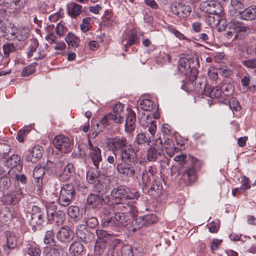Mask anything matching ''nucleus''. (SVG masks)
Here are the masks:
<instances>
[{"label":"nucleus","instance_id":"nucleus-2","mask_svg":"<svg viewBox=\"0 0 256 256\" xmlns=\"http://www.w3.org/2000/svg\"><path fill=\"white\" fill-rule=\"evenodd\" d=\"M128 188L124 186H119L114 188L111 192L110 195L112 200L116 204L125 205L130 202L134 204L132 200H137L140 194L138 192H135L134 194H129Z\"/></svg>","mask_w":256,"mask_h":256},{"label":"nucleus","instance_id":"nucleus-62","mask_svg":"<svg viewBox=\"0 0 256 256\" xmlns=\"http://www.w3.org/2000/svg\"><path fill=\"white\" fill-rule=\"evenodd\" d=\"M90 18H85L82 20V22L80 24V29L84 32H86L90 28Z\"/></svg>","mask_w":256,"mask_h":256},{"label":"nucleus","instance_id":"nucleus-9","mask_svg":"<svg viewBox=\"0 0 256 256\" xmlns=\"http://www.w3.org/2000/svg\"><path fill=\"white\" fill-rule=\"evenodd\" d=\"M116 170L118 173L128 178H132L135 174H140V169L137 163L132 164L130 162L118 163L116 166Z\"/></svg>","mask_w":256,"mask_h":256},{"label":"nucleus","instance_id":"nucleus-53","mask_svg":"<svg viewBox=\"0 0 256 256\" xmlns=\"http://www.w3.org/2000/svg\"><path fill=\"white\" fill-rule=\"evenodd\" d=\"M56 208L54 205H51L47 208V216L48 219V220H51L52 218H54V216L57 214L56 212Z\"/></svg>","mask_w":256,"mask_h":256},{"label":"nucleus","instance_id":"nucleus-32","mask_svg":"<svg viewBox=\"0 0 256 256\" xmlns=\"http://www.w3.org/2000/svg\"><path fill=\"white\" fill-rule=\"evenodd\" d=\"M82 10V6L74 2H70L68 4V12L72 17L78 16Z\"/></svg>","mask_w":256,"mask_h":256},{"label":"nucleus","instance_id":"nucleus-31","mask_svg":"<svg viewBox=\"0 0 256 256\" xmlns=\"http://www.w3.org/2000/svg\"><path fill=\"white\" fill-rule=\"evenodd\" d=\"M124 106L121 103L116 104L113 107L112 117H116V123L121 124L123 122V118L121 116V114L124 110Z\"/></svg>","mask_w":256,"mask_h":256},{"label":"nucleus","instance_id":"nucleus-56","mask_svg":"<svg viewBox=\"0 0 256 256\" xmlns=\"http://www.w3.org/2000/svg\"><path fill=\"white\" fill-rule=\"evenodd\" d=\"M121 255L122 256H134L131 246L128 244L122 246Z\"/></svg>","mask_w":256,"mask_h":256},{"label":"nucleus","instance_id":"nucleus-64","mask_svg":"<svg viewBox=\"0 0 256 256\" xmlns=\"http://www.w3.org/2000/svg\"><path fill=\"white\" fill-rule=\"evenodd\" d=\"M64 217V214L61 211H58L56 216H54V218H52L51 220H53L58 224H60L63 222Z\"/></svg>","mask_w":256,"mask_h":256},{"label":"nucleus","instance_id":"nucleus-13","mask_svg":"<svg viewBox=\"0 0 256 256\" xmlns=\"http://www.w3.org/2000/svg\"><path fill=\"white\" fill-rule=\"evenodd\" d=\"M200 6L201 10L210 14H220L222 12L221 4L214 0L202 2Z\"/></svg>","mask_w":256,"mask_h":256},{"label":"nucleus","instance_id":"nucleus-61","mask_svg":"<svg viewBox=\"0 0 256 256\" xmlns=\"http://www.w3.org/2000/svg\"><path fill=\"white\" fill-rule=\"evenodd\" d=\"M15 50V47L14 44L8 43L4 44L3 46V50L4 54L8 56L10 54L14 52Z\"/></svg>","mask_w":256,"mask_h":256},{"label":"nucleus","instance_id":"nucleus-5","mask_svg":"<svg viewBox=\"0 0 256 256\" xmlns=\"http://www.w3.org/2000/svg\"><path fill=\"white\" fill-rule=\"evenodd\" d=\"M226 30V36L228 38H232L234 40L238 38L239 36L248 33L250 29L248 27L238 22H230L228 24Z\"/></svg>","mask_w":256,"mask_h":256},{"label":"nucleus","instance_id":"nucleus-28","mask_svg":"<svg viewBox=\"0 0 256 256\" xmlns=\"http://www.w3.org/2000/svg\"><path fill=\"white\" fill-rule=\"evenodd\" d=\"M4 236L6 240V247L9 250H13L17 244V239L15 234L10 231L7 230L4 232Z\"/></svg>","mask_w":256,"mask_h":256},{"label":"nucleus","instance_id":"nucleus-22","mask_svg":"<svg viewBox=\"0 0 256 256\" xmlns=\"http://www.w3.org/2000/svg\"><path fill=\"white\" fill-rule=\"evenodd\" d=\"M76 234L82 241L86 243L90 242L93 240L94 234L88 230L85 225H79L76 230Z\"/></svg>","mask_w":256,"mask_h":256},{"label":"nucleus","instance_id":"nucleus-41","mask_svg":"<svg viewBox=\"0 0 256 256\" xmlns=\"http://www.w3.org/2000/svg\"><path fill=\"white\" fill-rule=\"evenodd\" d=\"M10 178L6 176H0V190H7L11 185Z\"/></svg>","mask_w":256,"mask_h":256},{"label":"nucleus","instance_id":"nucleus-54","mask_svg":"<svg viewBox=\"0 0 256 256\" xmlns=\"http://www.w3.org/2000/svg\"><path fill=\"white\" fill-rule=\"evenodd\" d=\"M229 106L232 110L238 111L240 109V106L238 100L232 98L229 100Z\"/></svg>","mask_w":256,"mask_h":256},{"label":"nucleus","instance_id":"nucleus-38","mask_svg":"<svg viewBox=\"0 0 256 256\" xmlns=\"http://www.w3.org/2000/svg\"><path fill=\"white\" fill-rule=\"evenodd\" d=\"M208 84H206V81L204 80H202L198 81L196 84L194 90L196 93L205 96L206 93V88H207Z\"/></svg>","mask_w":256,"mask_h":256},{"label":"nucleus","instance_id":"nucleus-47","mask_svg":"<svg viewBox=\"0 0 256 256\" xmlns=\"http://www.w3.org/2000/svg\"><path fill=\"white\" fill-rule=\"evenodd\" d=\"M111 120H114L116 122V117H112V114L109 113L106 116H104L100 120V122H101L102 124L106 128V126H109L110 124V121Z\"/></svg>","mask_w":256,"mask_h":256},{"label":"nucleus","instance_id":"nucleus-14","mask_svg":"<svg viewBox=\"0 0 256 256\" xmlns=\"http://www.w3.org/2000/svg\"><path fill=\"white\" fill-rule=\"evenodd\" d=\"M5 165L10 168L8 172V176L16 173V170L20 172L22 170L20 157L18 154H14L8 158L5 162Z\"/></svg>","mask_w":256,"mask_h":256},{"label":"nucleus","instance_id":"nucleus-52","mask_svg":"<svg viewBox=\"0 0 256 256\" xmlns=\"http://www.w3.org/2000/svg\"><path fill=\"white\" fill-rule=\"evenodd\" d=\"M59 250L56 248H46L42 256H58Z\"/></svg>","mask_w":256,"mask_h":256},{"label":"nucleus","instance_id":"nucleus-24","mask_svg":"<svg viewBox=\"0 0 256 256\" xmlns=\"http://www.w3.org/2000/svg\"><path fill=\"white\" fill-rule=\"evenodd\" d=\"M136 114L132 110H128L126 118L125 130L126 132H131L136 128Z\"/></svg>","mask_w":256,"mask_h":256},{"label":"nucleus","instance_id":"nucleus-51","mask_svg":"<svg viewBox=\"0 0 256 256\" xmlns=\"http://www.w3.org/2000/svg\"><path fill=\"white\" fill-rule=\"evenodd\" d=\"M25 2L24 0H12L9 8L18 10L24 6Z\"/></svg>","mask_w":256,"mask_h":256},{"label":"nucleus","instance_id":"nucleus-25","mask_svg":"<svg viewBox=\"0 0 256 256\" xmlns=\"http://www.w3.org/2000/svg\"><path fill=\"white\" fill-rule=\"evenodd\" d=\"M42 147L36 146L29 152L26 156L25 160L28 162H36L42 157Z\"/></svg>","mask_w":256,"mask_h":256},{"label":"nucleus","instance_id":"nucleus-39","mask_svg":"<svg viewBox=\"0 0 256 256\" xmlns=\"http://www.w3.org/2000/svg\"><path fill=\"white\" fill-rule=\"evenodd\" d=\"M54 28V25H50L46 29V30L48 33L46 36V39L50 44L56 43V36L53 32Z\"/></svg>","mask_w":256,"mask_h":256},{"label":"nucleus","instance_id":"nucleus-1","mask_svg":"<svg viewBox=\"0 0 256 256\" xmlns=\"http://www.w3.org/2000/svg\"><path fill=\"white\" fill-rule=\"evenodd\" d=\"M118 212H116L114 216L102 220L103 226H114L116 228H122L126 226L128 220V216L126 214L127 212L133 214L136 211V207L133 204L126 203L125 205H119L117 206Z\"/></svg>","mask_w":256,"mask_h":256},{"label":"nucleus","instance_id":"nucleus-42","mask_svg":"<svg viewBox=\"0 0 256 256\" xmlns=\"http://www.w3.org/2000/svg\"><path fill=\"white\" fill-rule=\"evenodd\" d=\"M68 214L74 220H77L80 216L78 207L74 206H70L68 209Z\"/></svg>","mask_w":256,"mask_h":256},{"label":"nucleus","instance_id":"nucleus-16","mask_svg":"<svg viewBox=\"0 0 256 256\" xmlns=\"http://www.w3.org/2000/svg\"><path fill=\"white\" fill-rule=\"evenodd\" d=\"M171 11L173 14L180 18H186L190 15L192 10L188 5L180 2L172 5Z\"/></svg>","mask_w":256,"mask_h":256},{"label":"nucleus","instance_id":"nucleus-34","mask_svg":"<svg viewBox=\"0 0 256 256\" xmlns=\"http://www.w3.org/2000/svg\"><path fill=\"white\" fill-rule=\"evenodd\" d=\"M222 94V90L218 86L212 88L208 84L206 88L205 96H209L212 98H218Z\"/></svg>","mask_w":256,"mask_h":256},{"label":"nucleus","instance_id":"nucleus-3","mask_svg":"<svg viewBox=\"0 0 256 256\" xmlns=\"http://www.w3.org/2000/svg\"><path fill=\"white\" fill-rule=\"evenodd\" d=\"M148 145L149 147L146 151V158L149 162H154L158 157L164 156L162 141L160 138L154 140L152 137H149Z\"/></svg>","mask_w":256,"mask_h":256},{"label":"nucleus","instance_id":"nucleus-15","mask_svg":"<svg viewBox=\"0 0 256 256\" xmlns=\"http://www.w3.org/2000/svg\"><path fill=\"white\" fill-rule=\"evenodd\" d=\"M197 64V62L194 59L182 58L178 62V70L181 74L187 76L192 69V64Z\"/></svg>","mask_w":256,"mask_h":256},{"label":"nucleus","instance_id":"nucleus-33","mask_svg":"<svg viewBox=\"0 0 256 256\" xmlns=\"http://www.w3.org/2000/svg\"><path fill=\"white\" fill-rule=\"evenodd\" d=\"M69 250L72 256H78L83 252L84 246L80 242L74 241L70 246Z\"/></svg>","mask_w":256,"mask_h":256},{"label":"nucleus","instance_id":"nucleus-60","mask_svg":"<svg viewBox=\"0 0 256 256\" xmlns=\"http://www.w3.org/2000/svg\"><path fill=\"white\" fill-rule=\"evenodd\" d=\"M220 74L224 77H228L232 75V71L227 66H221L219 68Z\"/></svg>","mask_w":256,"mask_h":256},{"label":"nucleus","instance_id":"nucleus-35","mask_svg":"<svg viewBox=\"0 0 256 256\" xmlns=\"http://www.w3.org/2000/svg\"><path fill=\"white\" fill-rule=\"evenodd\" d=\"M65 40L69 48H75L79 46L80 40L78 38L72 33L69 32L65 38Z\"/></svg>","mask_w":256,"mask_h":256},{"label":"nucleus","instance_id":"nucleus-36","mask_svg":"<svg viewBox=\"0 0 256 256\" xmlns=\"http://www.w3.org/2000/svg\"><path fill=\"white\" fill-rule=\"evenodd\" d=\"M206 16L205 20L206 24L210 27L216 26L220 22L219 14H211Z\"/></svg>","mask_w":256,"mask_h":256},{"label":"nucleus","instance_id":"nucleus-23","mask_svg":"<svg viewBox=\"0 0 256 256\" xmlns=\"http://www.w3.org/2000/svg\"><path fill=\"white\" fill-rule=\"evenodd\" d=\"M102 203V197L101 194H90L87 197L86 204L89 208H98Z\"/></svg>","mask_w":256,"mask_h":256},{"label":"nucleus","instance_id":"nucleus-17","mask_svg":"<svg viewBox=\"0 0 256 256\" xmlns=\"http://www.w3.org/2000/svg\"><path fill=\"white\" fill-rule=\"evenodd\" d=\"M88 146L90 147L89 155L90 159L92 161L96 171L100 170L99 168V163L102 160L101 150L98 147L94 146L90 140L88 143Z\"/></svg>","mask_w":256,"mask_h":256},{"label":"nucleus","instance_id":"nucleus-21","mask_svg":"<svg viewBox=\"0 0 256 256\" xmlns=\"http://www.w3.org/2000/svg\"><path fill=\"white\" fill-rule=\"evenodd\" d=\"M120 158L122 162H132L136 160V153L130 144L120 151Z\"/></svg>","mask_w":256,"mask_h":256},{"label":"nucleus","instance_id":"nucleus-4","mask_svg":"<svg viewBox=\"0 0 256 256\" xmlns=\"http://www.w3.org/2000/svg\"><path fill=\"white\" fill-rule=\"evenodd\" d=\"M96 234L98 239L95 244L94 252L96 254L100 256L108 248V246L110 244L113 236L102 230H97Z\"/></svg>","mask_w":256,"mask_h":256},{"label":"nucleus","instance_id":"nucleus-58","mask_svg":"<svg viewBox=\"0 0 256 256\" xmlns=\"http://www.w3.org/2000/svg\"><path fill=\"white\" fill-rule=\"evenodd\" d=\"M38 46V41L34 40L32 42L28 47V58H30L32 56L33 53L36 51Z\"/></svg>","mask_w":256,"mask_h":256},{"label":"nucleus","instance_id":"nucleus-26","mask_svg":"<svg viewBox=\"0 0 256 256\" xmlns=\"http://www.w3.org/2000/svg\"><path fill=\"white\" fill-rule=\"evenodd\" d=\"M239 16L240 18L251 20L256 18V6H252L242 12H240Z\"/></svg>","mask_w":256,"mask_h":256},{"label":"nucleus","instance_id":"nucleus-59","mask_svg":"<svg viewBox=\"0 0 256 256\" xmlns=\"http://www.w3.org/2000/svg\"><path fill=\"white\" fill-rule=\"evenodd\" d=\"M194 140L200 142L202 144H204L206 142V137L204 133H195L192 136Z\"/></svg>","mask_w":256,"mask_h":256},{"label":"nucleus","instance_id":"nucleus-30","mask_svg":"<svg viewBox=\"0 0 256 256\" xmlns=\"http://www.w3.org/2000/svg\"><path fill=\"white\" fill-rule=\"evenodd\" d=\"M164 147L167 154L170 157H172L178 152V148L175 147L172 140L170 138H166L164 140L162 148Z\"/></svg>","mask_w":256,"mask_h":256},{"label":"nucleus","instance_id":"nucleus-48","mask_svg":"<svg viewBox=\"0 0 256 256\" xmlns=\"http://www.w3.org/2000/svg\"><path fill=\"white\" fill-rule=\"evenodd\" d=\"M241 62L248 68L256 70V58L253 59H242Z\"/></svg>","mask_w":256,"mask_h":256},{"label":"nucleus","instance_id":"nucleus-45","mask_svg":"<svg viewBox=\"0 0 256 256\" xmlns=\"http://www.w3.org/2000/svg\"><path fill=\"white\" fill-rule=\"evenodd\" d=\"M6 10L0 9V33L2 34V36H6V28L3 18L6 14Z\"/></svg>","mask_w":256,"mask_h":256},{"label":"nucleus","instance_id":"nucleus-37","mask_svg":"<svg viewBox=\"0 0 256 256\" xmlns=\"http://www.w3.org/2000/svg\"><path fill=\"white\" fill-rule=\"evenodd\" d=\"M30 35V30L28 27H20L17 30L16 40L19 41L26 40Z\"/></svg>","mask_w":256,"mask_h":256},{"label":"nucleus","instance_id":"nucleus-18","mask_svg":"<svg viewBox=\"0 0 256 256\" xmlns=\"http://www.w3.org/2000/svg\"><path fill=\"white\" fill-rule=\"evenodd\" d=\"M22 198V192L20 189L10 192L2 198V202L8 205H14L16 204Z\"/></svg>","mask_w":256,"mask_h":256},{"label":"nucleus","instance_id":"nucleus-55","mask_svg":"<svg viewBox=\"0 0 256 256\" xmlns=\"http://www.w3.org/2000/svg\"><path fill=\"white\" fill-rule=\"evenodd\" d=\"M28 254L30 256H40L41 250L35 245H31L28 248Z\"/></svg>","mask_w":256,"mask_h":256},{"label":"nucleus","instance_id":"nucleus-11","mask_svg":"<svg viewBox=\"0 0 256 256\" xmlns=\"http://www.w3.org/2000/svg\"><path fill=\"white\" fill-rule=\"evenodd\" d=\"M106 144L108 149L115 152L118 150L121 151L122 148L128 147L130 144L126 137L120 136L108 138Z\"/></svg>","mask_w":256,"mask_h":256},{"label":"nucleus","instance_id":"nucleus-46","mask_svg":"<svg viewBox=\"0 0 256 256\" xmlns=\"http://www.w3.org/2000/svg\"><path fill=\"white\" fill-rule=\"evenodd\" d=\"M140 108L145 111H150L152 110L154 104L153 102L148 99L142 100L140 102Z\"/></svg>","mask_w":256,"mask_h":256},{"label":"nucleus","instance_id":"nucleus-7","mask_svg":"<svg viewBox=\"0 0 256 256\" xmlns=\"http://www.w3.org/2000/svg\"><path fill=\"white\" fill-rule=\"evenodd\" d=\"M178 184L182 186L192 185L196 180V170L193 166L182 168Z\"/></svg>","mask_w":256,"mask_h":256},{"label":"nucleus","instance_id":"nucleus-44","mask_svg":"<svg viewBox=\"0 0 256 256\" xmlns=\"http://www.w3.org/2000/svg\"><path fill=\"white\" fill-rule=\"evenodd\" d=\"M44 242L50 246L54 245L55 243L54 240V232L52 230H48L45 234Z\"/></svg>","mask_w":256,"mask_h":256},{"label":"nucleus","instance_id":"nucleus-57","mask_svg":"<svg viewBox=\"0 0 256 256\" xmlns=\"http://www.w3.org/2000/svg\"><path fill=\"white\" fill-rule=\"evenodd\" d=\"M34 66L33 65H29L24 68L22 72V76H28L35 72Z\"/></svg>","mask_w":256,"mask_h":256},{"label":"nucleus","instance_id":"nucleus-19","mask_svg":"<svg viewBox=\"0 0 256 256\" xmlns=\"http://www.w3.org/2000/svg\"><path fill=\"white\" fill-rule=\"evenodd\" d=\"M74 170V165L72 163H68L61 170H56L55 174L60 180L66 182L70 179Z\"/></svg>","mask_w":256,"mask_h":256},{"label":"nucleus","instance_id":"nucleus-29","mask_svg":"<svg viewBox=\"0 0 256 256\" xmlns=\"http://www.w3.org/2000/svg\"><path fill=\"white\" fill-rule=\"evenodd\" d=\"M45 174L44 168L42 166H36L33 172V176L37 183L38 190H40L42 186V179Z\"/></svg>","mask_w":256,"mask_h":256},{"label":"nucleus","instance_id":"nucleus-49","mask_svg":"<svg viewBox=\"0 0 256 256\" xmlns=\"http://www.w3.org/2000/svg\"><path fill=\"white\" fill-rule=\"evenodd\" d=\"M143 226H144V221L140 216H138L133 220L132 222V231L135 232Z\"/></svg>","mask_w":256,"mask_h":256},{"label":"nucleus","instance_id":"nucleus-27","mask_svg":"<svg viewBox=\"0 0 256 256\" xmlns=\"http://www.w3.org/2000/svg\"><path fill=\"white\" fill-rule=\"evenodd\" d=\"M162 190V182L160 180H156L154 179L151 185V186L148 190V194L154 196H159Z\"/></svg>","mask_w":256,"mask_h":256},{"label":"nucleus","instance_id":"nucleus-6","mask_svg":"<svg viewBox=\"0 0 256 256\" xmlns=\"http://www.w3.org/2000/svg\"><path fill=\"white\" fill-rule=\"evenodd\" d=\"M74 186L66 184L61 188L57 202L62 206H67L74 200Z\"/></svg>","mask_w":256,"mask_h":256},{"label":"nucleus","instance_id":"nucleus-50","mask_svg":"<svg viewBox=\"0 0 256 256\" xmlns=\"http://www.w3.org/2000/svg\"><path fill=\"white\" fill-rule=\"evenodd\" d=\"M98 175L96 176L91 170H88L86 173V180L88 183L94 184L98 181V179L102 176L100 172Z\"/></svg>","mask_w":256,"mask_h":256},{"label":"nucleus","instance_id":"nucleus-40","mask_svg":"<svg viewBox=\"0 0 256 256\" xmlns=\"http://www.w3.org/2000/svg\"><path fill=\"white\" fill-rule=\"evenodd\" d=\"M105 128L99 121L96 124L92 126V132L90 133V136L94 138H95L98 134L102 132Z\"/></svg>","mask_w":256,"mask_h":256},{"label":"nucleus","instance_id":"nucleus-12","mask_svg":"<svg viewBox=\"0 0 256 256\" xmlns=\"http://www.w3.org/2000/svg\"><path fill=\"white\" fill-rule=\"evenodd\" d=\"M53 143L56 149L64 153L69 152L72 146V141L63 134L56 136Z\"/></svg>","mask_w":256,"mask_h":256},{"label":"nucleus","instance_id":"nucleus-20","mask_svg":"<svg viewBox=\"0 0 256 256\" xmlns=\"http://www.w3.org/2000/svg\"><path fill=\"white\" fill-rule=\"evenodd\" d=\"M74 237V233L68 226H62L56 234L58 240L62 242H68Z\"/></svg>","mask_w":256,"mask_h":256},{"label":"nucleus","instance_id":"nucleus-43","mask_svg":"<svg viewBox=\"0 0 256 256\" xmlns=\"http://www.w3.org/2000/svg\"><path fill=\"white\" fill-rule=\"evenodd\" d=\"M142 218L144 226H148L157 221L156 216L154 214H146L144 216H140Z\"/></svg>","mask_w":256,"mask_h":256},{"label":"nucleus","instance_id":"nucleus-8","mask_svg":"<svg viewBox=\"0 0 256 256\" xmlns=\"http://www.w3.org/2000/svg\"><path fill=\"white\" fill-rule=\"evenodd\" d=\"M100 172L102 176L98 179L97 182L94 184V189L96 192L104 194L109 190L110 180L109 177L106 176L108 174V170L102 168L100 170L96 171Z\"/></svg>","mask_w":256,"mask_h":256},{"label":"nucleus","instance_id":"nucleus-63","mask_svg":"<svg viewBox=\"0 0 256 256\" xmlns=\"http://www.w3.org/2000/svg\"><path fill=\"white\" fill-rule=\"evenodd\" d=\"M222 240L214 238L210 243V248L212 251L218 250L222 242Z\"/></svg>","mask_w":256,"mask_h":256},{"label":"nucleus","instance_id":"nucleus-10","mask_svg":"<svg viewBox=\"0 0 256 256\" xmlns=\"http://www.w3.org/2000/svg\"><path fill=\"white\" fill-rule=\"evenodd\" d=\"M30 224L33 231L36 232L41 230L44 222L45 214L36 206L32 208Z\"/></svg>","mask_w":256,"mask_h":256}]
</instances>
